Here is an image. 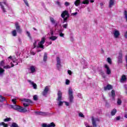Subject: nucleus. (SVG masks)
I'll use <instances>...</instances> for the list:
<instances>
[{
	"label": "nucleus",
	"mask_w": 127,
	"mask_h": 127,
	"mask_svg": "<svg viewBox=\"0 0 127 127\" xmlns=\"http://www.w3.org/2000/svg\"><path fill=\"white\" fill-rule=\"evenodd\" d=\"M126 81H127V76L125 74H123L121 77L120 82L123 83V82H126Z\"/></svg>",
	"instance_id": "obj_16"
},
{
	"label": "nucleus",
	"mask_w": 127,
	"mask_h": 127,
	"mask_svg": "<svg viewBox=\"0 0 127 127\" xmlns=\"http://www.w3.org/2000/svg\"><path fill=\"white\" fill-rule=\"evenodd\" d=\"M4 65V60H2L0 63V67H2Z\"/></svg>",
	"instance_id": "obj_40"
},
{
	"label": "nucleus",
	"mask_w": 127,
	"mask_h": 127,
	"mask_svg": "<svg viewBox=\"0 0 127 127\" xmlns=\"http://www.w3.org/2000/svg\"><path fill=\"white\" fill-rule=\"evenodd\" d=\"M113 34H114V37L115 38H118L119 36L120 35H121V34L120 33V31H119V30L114 31V32L113 33Z\"/></svg>",
	"instance_id": "obj_12"
},
{
	"label": "nucleus",
	"mask_w": 127,
	"mask_h": 127,
	"mask_svg": "<svg viewBox=\"0 0 127 127\" xmlns=\"http://www.w3.org/2000/svg\"><path fill=\"white\" fill-rule=\"evenodd\" d=\"M42 127H56V125L54 124V123L52 122L50 124H43L42 125Z\"/></svg>",
	"instance_id": "obj_5"
},
{
	"label": "nucleus",
	"mask_w": 127,
	"mask_h": 127,
	"mask_svg": "<svg viewBox=\"0 0 127 127\" xmlns=\"http://www.w3.org/2000/svg\"><path fill=\"white\" fill-rule=\"evenodd\" d=\"M47 59H48L47 53H45L44 55V57H43L44 62H46V61H47Z\"/></svg>",
	"instance_id": "obj_22"
},
{
	"label": "nucleus",
	"mask_w": 127,
	"mask_h": 127,
	"mask_svg": "<svg viewBox=\"0 0 127 127\" xmlns=\"http://www.w3.org/2000/svg\"><path fill=\"white\" fill-rule=\"evenodd\" d=\"M12 102L13 103V104H14V105H16V99H12Z\"/></svg>",
	"instance_id": "obj_44"
},
{
	"label": "nucleus",
	"mask_w": 127,
	"mask_h": 127,
	"mask_svg": "<svg viewBox=\"0 0 127 127\" xmlns=\"http://www.w3.org/2000/svg\"><path fill=\"white\" fill-rule=\"evenodd\" d=\"M79 116L80 117V118H85V116H84V114L82 113H79Z\"/></svg>",
	"instance_id": "obj_46"
},
{
	"label": "nucleus",
	"mask_w": 127,
	"mask_h": 127,
	"mask_svg": "<svg viewBox=\"0 0 127 127\" xmlns=\"http://www.w3.org/2000/svg\"><path fill=\"white\" fill-rule=\"evenodd\" d=\"M4 71L5 70L3 68L0 67V75L3 74V73H4Z\"/></svg>",
	"instance_id": "obj_35"
},
{
	"label": "nucleus",
	"mask_w": 127,
	"mask_h": 127,
	"mask_svg": "<svg viewBox=\"0 0 127 127\" xmlns=\"http://www.w3.org/2000/svg\"><path fill=\"white\" fill-rule=\"evenodd\" d=\"M64 103H65L66 106H69V103H68L67 102H64Z\"/></svg>",
	"instance_id": "obj_60"
},
{
	"label": "nucleus",
	"mask_w": 127,
	"mask_h": 127,
	"mask_svg": "<svg viewBox=\"0 0 127 127\" xmlns=\"http://www.w3.org/2000/svg\"><path fill=\"white\" fill-rule=\"evenodd\" d=\"M120 120H121V117L118 116L116 118V120L117 121H120Z\"/></svg>",
	"instance_id": "obj_55"
},
{
	"label": "nucleus",
	"mask_w": 127,
	"mask_h": 127,
	"mask_svg": "<svg viewBox=\"0 0 127 127\" xmlns=\"http://www.w3.org/2000/svg\"><path fill=\"white\" fill-rule=\"evenodd\" d=\"M57 67L59 69L61 67V61H60V58H57Z\"/></svg>",
	"instance_id": "obj_9"
},
{
	"label": "nucleus",
	"mask_w": 127,
	"mask_h": 127,
	"mask_svg": "<svg viewBox=\"0 0 127 127\" xmlns=\"http://www.w3.org/2000/svg\"><path fill=\"white\" fill-rule=\"evenodd\" d=\"M4 101H5V98L0 95V103H2Z\"/></svg>",
	"instance_id": "obj_26"
},
{
	"label": "nucleus",
	"mask_w": 127,
	"mask_h": 127,
	"mask_svg": "<svg viewBox=\"0 0 127 127\" xmlns=\"http://www.w3.org/2000/svg\"><path fill=\"white\" fill-rule=\"evenodd\" d=\"M22 102H26V103H29V104H32V101L30 99H27L24 98L21 100Z\"/></svg>",
	"instance_id": "obj_19"
},
{
	"label": "nucleus",
	"mask_w": 127,
	"mask_h": 127,
	"mask_svg": "<svg viewBox=\"0 0 127 127\" xmlns=\"http://www.w3.org/2000/svg\"><path fill=\"white\" fill-rule=\"evenodd\" d=\"M31 54L32 55H35L36 54V53L33 51L31 52Z\"/></svg>",
	"instance_id": "obj_58"
},
{
	"label": "nucleus",
	"mask_w": 127,
	"mask_h": 127,
	"mask_svg": "<svg viewBox=\"0 0 127 127\" xmlns=\"http://www.w3.org/2000/svg\"><path fill=\"white\" fill-rule=\"evenodd\" d=\"M78 14V13L77 12L73 13H72V15H77V14Z\"/></svg>",
	"instance_id": "obj_61"
},
{
	"label": "nucleus",
	"mask_w": 127,
	"mask_h": 127,
	"mask_svg": "<svg viewBox=\"0 0 127 127\" xmlns=\"http://www.w3.org/2000/svg\"><path fill=\"white\" fill-rule=\"evenodd\" d=\"M124 36H125V38H127V31L125 33V34L124 35Z\"/></svg>",
	"instance_id": "obj_57"
},
{
	"label": "nucleus",
	"mask_w": 127,
	"mask_h": 127,
	"mask_svg": "<svg viewBox=\"0 0 127 127\" xmlns=\"http://www.w3.org/2000/svg\"><path fill=\"white\" fill-rule=\"evenodd\" d=\"M69 84H70V80H69L68 79H66L65 81V84L69 85Z\"/></svg>",
	"instance_id": "obj_50"
},
{
	"label": "nucleus",
	"mask_w": 127,
	"mask_h": 127,
	"mask_svg": "<svg viewBox=\"0 0 127 127\" xmlns=\"http://www.w3.org/2000/svg\"><path fill=\"white\" fill-rule=\"evenodd\" d=\"M10 127H19L18 126V125H17V124L15 123H13L11 125Z\"/></svg>",
	"instance_id": "obj_33"
},
{
	"label": "nucleus",
	"mask_w": 127,
	"mask_h": 127,
	"mask_svg": "<svg viewBox=\"0 0 127 127\" xmlns=\"http://www.w3.org/2000/svg\"><path fill=\"white\" fill-rule=\"evenodd\" d=\"M39 116H47V113L45 112H40Z\"/></svg>",
	"instance_id": "obj_34"
},
{
	"label": "nucleus",
	"mask_w": 127,
	"mask_h": 127,
	"mask_svg": "<svg viewBox=\"0 0 127 127\" xmlns=\"http://www.w3.org/2000/svg\"><path fill=\"white\" fill-rule=\"evenodd\" d=\"M40 42L44 44V43H45V37L42 38Z\"/></svg>",
	"instance_id": "obj_37"
},
{
	"label": "nucleus",
	"mask_w": 127,
	"mask_h": 127,
	"mask_svg": "<svg viewBox=\"0 0 127 127\" xmlns=\"http://www.w3.org/2000/svg\"><path fill=\"white\" fill-rule=\"evenodd\" d=\"M81 3V0H76L74 2V4L76 6H78Z\"/></svg>",
	"instance_id": "obj_23"
},
{
	"label": "nucleus",
	"mask_w": 127,
	"mask_h": 127,
	"mask_svg": "<svg viewBox=\"0 0 127 127\" xmlns=\"http://www.w3.org/2000/svg\"><path fill=\"white\" fill-rule=\"evenodd\" d=\"M19 112L20 113H26L27 112V109L25 108V107H21V106H20V109L19 110Z\"/></svg>",
	"instance_id": "obj_15"
},
{
	"label": "nucleus",
	"mask_w": 127,
	"mask_h": 127,
	"mask_svg": "<svg viewBox=\"0 0 127 127\" xmlns=\"http://www.w3.org/2000/svg\"><path fill=\"white\" fill-rule=\"evenodd\" d=\"M37 44V41L36 40H35V42H34V43H33V46H34V48H36V47H37L36 46Z\"/></svg>",
	"instance_id": "obj_43"
},
{
	"label": "nucleus",
	"mask_w": 127,
	"mask_h": 127,
	"mask_svg": "<svg viewBox=\"0 0 127 127\" xmlns=\"http://www.w3.org/2000/svg\"><path fill=\"white\" fill-rule=\"evenodd\" d=\"M15 26L16 27V29L18 33H21L22 32V30L20 29V26L17 22L15 23Z\"/></svg>",
	"instance_id": "obj_7"
},
{
	"label": "nucleus",
	"mask_w": 127,
	"mask_h": 127,
	"mask_svg": "<svg viewBox=\"0 0 127 127\" xmlns=\"http://www.w3.org/2000/svg\"><path fill=\"white\" fill-rule=\"evenodd\" d=\"M33 99L34 100V101H37V95H34Z\"/></svg>",
	"instance_id": "obj_51"
},
{
	"label": "nucleus",
	"mask_w": 127,
	"mask_h": 127,
	"mask_svg": "<svg viewBox=\"0 0 127 127\" xmlns=\"http://www.w3.org/2000/svg\"><path fill=\"white\" fill-rule=\"evenodd\" d=\"M11 108L13 110H15V111H18V112H19L20 106L14 104V105H11Z\"/></svg>",
	"instance_id": "obj_11"
},
{
	"label": "nucleus",
	"mask_w": 127,
	"mask_h": 127,
	"mask_svg": "<svg viewBox=\"0 0 127 127\" xmlns=\"http://www.w3.org/2000/svg\"><path fill=\"white\" fill-rule=\"evenodd\" d=\"M2 4H5V2H0V5L1 6V8L3 12H6V10L4 8V7Z\"/></svg>",
	"instance_id": "obj_13"
},
{
	"label": "nucleus",
	"mask_w": 127,
	"mask_h": 127,
	"mask_svg": "<svg viewBox=\"0 0 127 127\" xmlns=\"http://www.w3.org/2000/svg\"><path fill=\"white\" fill-rule=\"evenodd\" d=\"M68 99L70 103L74 102V96H73V90H72V88L68 89Z\"/></svg>",
	"instance_id": "obj_2"
},
{
	"label": "nucleus",
	"mask_w": 127,
	"mask_h": 127,
	"mask_svg": "<svg viewBox=\"0 0 127 127\" xmlns=\"http://www.w3.org/2000/svg\"><path fill=\"white\" fill-rule=\"evenodd\" d=\"M63 18L64 19L63 23H65V22H67V21H68V18H69V17H68V16H66V17H64V18Z\"/></svg>",
	"instance_id": "obj_28"
},
{
	"label": "nucleus",
	"mask_w": 127,
	"mask_h": 127,
	"mask_svg": "<svg viewBox=\"0 0 127 127\" xmlns=\"http://www.w3.org/2000/svg\"><path fill=\"white\" fill-rule=\"evenodd\" d=\"M125 118H126V119H127V113H125Z\"/></svg>",
	"instance_id": "obj_62"
},
{
	"label": "nucleus",
	"mask_w": 127,
	"mask_h": 127,
	"mask_svg": "<svg viewBox=\"0 0 127 127\" xmlns=\"http://www.w3.org/2000/svg\"><path fill=\"white\" fill-rule=\"evenodd\" d=\"M67 26H68V23L64 24L63 25V27L64 29L67 28Z\"/></svg>",
	"instance_id": "obj_48"
},
{
	"label": "nucleus",
	"mask_w": 127,
	"mask_h": 127,
	"mask_svg": "<svg viewBox=\"0 0 127 127\" xmlns=\"http://www.w3.org/2000/svg\"><path fill=\"white\" fill-rule=\"evenodd\" d=\"M29 82L31 83V85H32L34 89H37V85H36V83H34V82L31 81V80H29Z\"/></svg>",
	"instance_id": "obj_21"
},
{
	"label": "nucleus",
	"mask_w": 127,
	"mask_h": 127,
	"mask_svg": "<svg viewBox=\"0 0 127 127\" xmlns=\"http://www.w3.org/2000/svg\"><path fill=\"white\" fill-rule=\"evenodd\" d=\"M57 95H58L57 101L58 102H59L58 105L59 106H63V103H64V102L61 101L62 100V92H61V91L60 90H59Z\"/></svg>",
	"instance_id": "obj_1"
},
{
	"label": "nucleus",
	"mask_w": 127,
	"mask_h": 127,
	"mask_svg": "<svg viewBox=\"0 0 127 127\" xmlns=\"http://www.w3.org/2000/svg\"><path fill=\"white\" fill-rule=\"evenodd\" d=\"M115 4V0H110L109 7L111 8Z\"/></svg>",
	"instance_id": "obj_18"
},
{
	"label": "nucleus",
	"mask_w": 127,
	"mask_h": 127,
	"mask_svg": "<svg viewBox=\"0 0 127 127\" xmlns=\"http://www.w3.org/2000/svg\"><path fill=\"white\" fill-rule=\"evenodd\" d=\"M23 1H24V3H25L26 5H27V6H29V4H28L27 0H23Z\"/></svg>",
	"instance_id": "obj_47"
},
{
	"label": "nucleus",
	"mask_w": 127,
	"mask_h": 127,
	"mask_svg": "<svg viewBox=\"0 0 127 127\" xmlns=\"http://www.w3.org/2000/svg\"><path fill=\"white\" fill-rule=\"evenodd\" d=\"M11 121V118H7L3 120V122L6 123V122H10Z\"/></svg>",
	"instance_id": "obj_30"
},
{
	"label": "nucleus",
	"mask_w": 127,
	"mask_h": 127,
	"mask_svg": "<svg viewBox=\"0 0 127 127\" xmlns=\"http://www.w3.org/2000/svg\"><path fill=\"white\" fill-rule=\"evenodd\" d=\"M118 63H123V53H122V52L119 53V56L118 57Z\"/></svg>",
	"instance_id": "obj_10"
},
{
	"label": "nucleus",
	"mask_w": 127,
	"mask_h": 127,
	"mask_svg": "<svg viewBox=\"0 0 127 127\" xmlns=\"http://www.w3.org/2000/svg\"><path fill=\"white\" fill-rule=\"evenodd\" d=\"M40 113V112H38V111H35V114H37L39 116Z\"/></svg>",
	"instance_id": "obj_59"
},
{
	"label": "nucleus",
	"mask_w": 127,
	"mask_h": 127,
	"mask_svg": "<svg viewBox=\"0 0 127 127\" xmlns=\"http://www.w3.org/2000/svg\"><path fill=\"white\" fill-rule=\"evenodd\" d=\"M83 4H89V0H84L82 1Z\"/></svg>",
	"instance_id": "obj_36"
},
{
	"label": "nucleus",
	"mask_w": 127,
	"mask_h": 127,
	"mask_svg": "<svg viewBox=\"0 0 127 127\" xmlns=\"http://www.w3.org/2000/svg\"><path fill=\"white\" fill-rule=\"evenodd\" d=\"M100 73L101 74V75H104V71H100Z\"/></svg>",
	"instance_id": "obj_63"
},
{
	"label": "nucleus",
	"mask_w": 127,
	"mask_h": 127,
	"mask_svg": "<svg viewBox=\"0 0 127 127\" xmlns=\"http://www.w3.org/2000/svg\"><path fill=\"white\" fill-rule=\"evenodd\" d=\"M67 73H68V74H69V75H72V71L70 70H68L67 71Z\"/></svg>",
	"instance_id": "obj_53"
},
{
	"label": "nucleus",
	"mask_w": 127,
	"mask_h": 127,
	"mask_svg": "<svg viewBox=\"0 0 127 127\" xmlns=\"http://www.w3.org/2000/svg\"><path fill=\"white\" fill-rule=\"evenodd\" d=\"M104 89L105 91L112 90L113 89V86L111 84H108L106 87H104Z\"/></svg>",
	"instance_id": "obj_14"
},
{
	"label": "nucleus",
	"mask_w": 127,
	"mask_h": 127,
	"mask_svg": "<svg viewBox=\"0 0 127 127\" xmlns=\"http://www.w3.org/2000/svg\"><path fill=\"white\" fill-rule=\"evenodd\" d=\"M1 126H2L3 127H8V125H7V124H5L4 122L0 123V127H1Z\"/></svg>",
	"instance_id": "obj_24"
},
{
	"label": "nucleus",
	"mask_w": 127,
	"mask_h": 127,
	"mask_svg": "<svg viewBox=\"0 0 127 127\" xmlns=\"http://www.w3.org/2000/svg\"><path fill=\"white\" fill-rule=\"evenodd\" d=\"M117 114V109H114L112 111H111V115L112 116H115Z\"/></svg>",
	"instance_id": "obj_27"
},
{
	"label": "nucleus",
	"mask_w": 127,
	"mask_h": 127,
	"mask_svg": "<svg viewBox=\"0 0 127 127\" xmlns=\"http://www.w3.org/2000/svg\"><path fill=\"white\" fill-rule=\"evenodd\" d=\"M50 39H51V40H53V41H55V40L57 39V37L55 36H52L50 37Z\"/></svg>",
	"instance_id": "obj_29"
},
{
	"label": "nucleus",
	"mask_w": 127,
	"mask_h": 127,
	"mask_svg": "<svg viewBox=\"0 0 127 127\" xmlns=\"http://www.w3.org/2000/svg\"><path fill=\"white\" fill-rule=\"evenodd\" d=\"M57 4H58V5H60V2H59V1H57Z\"/></svg>",
	"instance_id": "obj_64"
},
{
	"label": "nucleus",
	"mask_w": 127,
	"mask_h": 127,
	"mask_svg": "<svg viewBox=\"0 0 127 127\" xmlns=\"http://www.w3.org/2000/svg\"><path fill=\"white\" fill-rule=\"evenodd\" d=\"M111 94L112 97H113V98H115V97L116 96V93L115 92V90H112L111 91Z\"/></svg>",
	"instance_id": "obj_32"
},
{
	"label": "nucleus",
	"mask_w": 127,
	"mask_h": 127,
	"mask_svg": "<svg viewBox=\"0 0 127 127\" xmlns=\"http://www.w3.org/2000/svg\"><path fill=\"white\" fill-rule=\"evenodd\" d=\"M64 5H65V6H68V5H70V3H69L68 2L66 1L64 3Z\"/></svg>",
	"instance_id": "obj_52"
},
{
	"label": "nucleus",
	"mask_w": 127,
	"mask_h": 127,
	"mask_svg": "<svg viewBox=\"0 0 127 127\" xmlns=\"http://www.w3.org/2000/svg\"><path fill=\"white\" fill-rule=\"evenodd\" d=\"M23 105L24 108H26V107H28L29 106V104H27V103H23Z\"/></svg>",
	"instance_id": "obj_49"
},
{
	"label": "nucleus",
	"mask_w": 127,
	"mask_h": 127,
	"mask_svg": "<svg viewBox=\"0 0 127 127\" xmlns=\"http://www.w3.org/2000/svg\"><path fill=\"white\" fill-rule=\"evenodd\" d=\"M96 122H100L99 118H94L93 117H92V123L93 127H97V125Z\"/></svg>",
	"instance_id": "obj_4"
},
{
	"label": "nucleus",
	"mask_w": 127,
	"mask_h": 127,
	"mask_svg": "<svg viewBox=\"0 0 127 127\" xmlns=\"http://www.w3.org/2000/svg\"><path fill=\"white\" fill-rule=\"evenodd\" d=\"M124 15L125 16V18L126 19V21L127 22V11L125 10L124 11Z\"/></svg>",
	"instance_id": "obj_41"
},
{
	"label": "nucleus",
	"mask_w": 127,
	"mask_h": 127,
	"mask_svg": "<svg viewBox=\"0 0 127 127\" xmlns=\"http://www.w3.org/2000/svg\"><path fill=\"white\" fill-rule=\"evenodd\" d=\"M4 69H10L11 67L9 65H4L3 66Z\"/></svg>",
	"instance_id": "obj_39"
},
{
	"label": "nucleus",
	"mask_w": 127,
	"mask_h": 127,
	"mask_svg": "<svg viewBox=\"0 0 127 127\" xmlns=\"http://www.w3.org/2000/svg\"><path fill=\"white\" fill-rule=\"evenodd\" d=\"M43 43L39 42L38 44V46H37V48H41L42 49H44V45H43Z\"/></svg>",
	"instance_id": "obj_17"
},
{
	"label": "nucleus",
	"mask_w": 127,
	"mask_h": 127,
	"mask_svg": "<svg viewBox=\"0 0 127 127\" xmlns=\"http://www.w3.org/2000/svg\"><path fill=\"white\" fill-rule=\"evenodd\" d=\"M26 33L27 34V36H28L29 37V38H30V39H31V34H30V32L27 31Z\"/></svg>",
	"instance_id": "obj_42"
},
{
	"label": "nucleus",
	"mask_w": 127,
	"mask_h": 127,
	"mask_svg": "<svg viewBox=\"0 0 127 127\" xmlns=\"http://www.w3.org/2000/svg\"><path fill=\"white\" fill-rule=\"evenodd\" d=\"M107 62L109 64H112V60L111 59V58H107Z\"/></svg>",
	"instance_id": "obj_45"
},
{
	"label": "nucleus",
	"mask_w": 127,
	"mask_h": 127,
	"mask_svg": "<svg viewBox=\"0 0 127 127\" xmlns=\"http://www.w3.org/2000/svg\"><path fill=\"white\" fill-rule=\"evenodd\" d=\"M117 104L118 105H122V100H121V99L120 98L118 99Z\"/></svg>",
	"instance_id": "obj_38"
},
{
	"label": "nucleus",
	"mask_w": 127,
	"mask_h": 127,
	"mask_svg": "<svg viewBox=\"0 0 127 127\" xmlns=\"http://www.w3.org/2000/svg\"><path fill=\"white\" fill-rule=\"evenodd\" d=\"M104 68H105V69H107L106 74H107V75H110V74H112V71H111V69H110V67H109L108 64H105Z\"/></svg>",
	"instance_id": "obj_8"
},
{
	"label": "nucleus",
	"mask_w": 127,
	"mask_h": 127,
	"mask_svg": "<svg viewBox=\"0 0 127 127\" xmlns=\"http://www.w3.org/2000/svg\"><path fill=\"white\" fill-rule=\"evenodd\" d=\"M60 36L61 37H64V34H63V33H61L60 34Z\"/></svg>",
	"instance_id": "obj_54"
},
{
	"label": "nucleus",
	"mask_w": 127,
	"mask_h": 127,
	"mask_svg": "<svg viewBox=\"0 0 127 127\" xmlns=\"http://www.w3.org/2000/svg\"><path fill=\"white\" fill-rule=\"evenodd\" d=\"M50 89H49V86H46L43 90V91L42 92V96H44V97H47V94H48V92H49Z\"/></svg>",
	"instance_id": "obj_3"
},
{
	"label": "nucleus",
	"mask_w": 127,
	"mask_h": 127,
	"mask_svg": "<svg viewBox=\"0 0 127 127\" xmlns=\"http://www.w3.org/2000/svg\"><path fill=\"white\" fill-rule=\"evenodd\" d=\"M12 35L13 36H16V35H17L16 30H14L12 31Z\"/></svg>",
	"instance_id": "obj_31"
},
{
	"label": "nucleus",
	"mask_w": 127,
	"mask_h": 127,
	"mask_svg": "<svg viewBox=\"0 0 127 127\" xmlns=\"http://www.w3.org/2000/svg\"><path fill=\"white\" fill-rule=\"evenodd\" d=\"M65 16H67V17H70V14H69V12H68V11L66 10H65L62 12L61 16L62 18H64L65 17Z\"/></svg>",
	"instance_id": "obj_6"
},
{
	"label": "nucleus",
	"mask_w": 127,
	"mask_h": 127,
	"mask_svg": "<svg viewBox=\"0 0 127 127\" xmlns=\"http://www.w3.org/2000/svg\"><path fill=\"white\" fill-rule=\"evenodd\" d=\"M30 70L31 73H34V72L36 71L35 67L34 66H31L30 67Z\"/></svg>",
	"instance_id": "obj_25"
},
{
	"label": "nucleus",
	"mask_w": 127,
	"mask_h": 127,
	"mask_svg": "<svg viewBox=\"0 0 127 127\" xmlns=\"http://www.w3.org/2000/svg\"><path fill=\"white\" fill-rule=\"evenodd\" d=\"M50 21L52 22V24H55L57 23V21L54 19V18L52 17H50Z\"/></svg>",
	"instance_id": "obj_20"
},
{
	"label": "nucleus",
	"mask_w": 127,
	"mask_h": 127,
	"mask_svg": "<svg viewBox=\"0 0 127 127\" xmlns=\"http://www.w3.org/2000/svg\"><path fill=\"white\" fill-rule=\"evenodd\" d=\"M58 25V22H57L55 24H54L55 27H57V26Z\"/></svg>",
	"instance_id": "obj_56"
}]
</instances>
